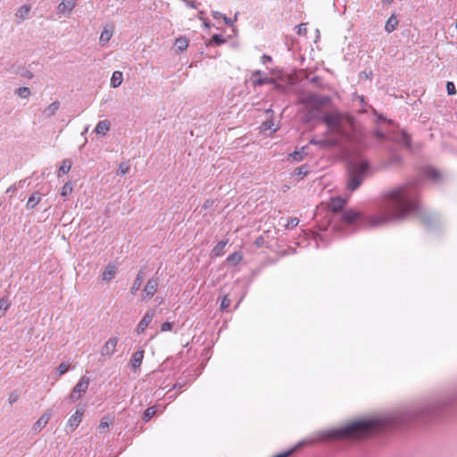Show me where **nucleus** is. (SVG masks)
I'll use <instances>...</instances> for the list:
<instances>
[{
	"label": "nucleus",
	"instance_id": "obj_26",
	"mask_svg": "<svg viewBox=\"0 0 457 457\" xmlns=\"http://www.w3.org/2000/svg\"><path fill=\"white\" fill-rule=\"evenodd\" d=\"M175 46L179 51H184L188 46V40L186 37L177 38Z\"/></svg>",
	"mask_w": 457,
	"mask_h": 457
},
{
	"label": "nucleus",
	"instance_id": "obj_16",
	"mask_svg": "<svg viewBox=\"0 0 457 457\" xmlns=\"http://www.w3.org/2000/svg\"><path fill=\"white\" fill-rule=\"evenodd\" d=\"M110 127H111V124H110L109 120H100V121H98V123L96 124V126L95 128V132L98 135L104 136L110 130Z\"/></svg>",
	"mask_w": 457,
	"mask_h": 457
},
{
	"label": "nucleus",
	"instance_id": "obj_35",
	"mask_svg": "<svg viewBox=\"0 0 457 457\" xmlns=\"http://www.w3.org/2000/svg\"><path fill=\"white\" fill-rule=\"evenodd\" d=\"M129 170V165L124 163V162H122L118 167L117 174L124 175V174L128 173Z\"/></svg>",
	"mask_w": 457,
	"mask_h": 457
},
{
	"label": "nucleus",
	"instance_id": "obj_11",
	"mask_svg": "<svg viewBox=\"0 0 457 457\" xmlns=\"http://www.w3.org/2000/svg\"><path fill=\"white\" fill-rule=\"evenodd\" d=\"M360 217H361V213L353 209L346 210L342 214V220L348 224H352V223L355 222L357 220L360 219Z\"/></svg>",
	"mask_w": 457,
	"mask_h": 457
},
{
	"label": "nucleus",
	"instance_id": "obj_42",
	"mask_svg": "<svg viewBox=\"0 0 457 457\" xmlns=\"http://www.w3.org/2000/svg\"><path fill=\"white\" fill-rule=\"evenodd\" d=\"M297 29V34L299 35H306L307 33V28L304 23H301L298 26H296Z\"/></svg>",
	"mask_w": 457,
	"mask_h": 457
},
{
	"label": "nucleus",
	"instance_id": "obj_30",
	"mask_svg": "<svg viewBox=\"0 0 457 457\" xmlns=\"http://www.w3.org/2000/svg\"><path fill=\"white\" fill-rule=\"evenodd\" d=\"M69 368H70L69 363H67V362L60 363L56 369V372H57L58 376H62L63 374H65L68 371Z\"/></svg>",
	"mask_w": 457,
	"mask_h": 457
},
{
	"label": "nucleus",
	"instance_id": "obj_41",
	"mask_svg": "<svg viewBox=\"0 0 457 457\" xmlns=\"http://www.w3.org/2000/svg\"><path fill=\"white\" fill-rule=\"evenodd\" d=\"M9 307V303L7 299L2 298L0 299V312H4Z\"/></svg>",
	"mask_w": 457,
	"mask_h": 457
},
{
	"label": "nucleus",
	"instance_id": "obj_51",
	"mask_svg": "<svg viewBox=\"0 0 457 457\" xmlns=\"http://www.w3.org/2000/svg\"><path fill=\"white\" fill-rule=\"evenodd\" d=\"M431 176L436 179L438 177V173L436 171H433Z\"/></svg>",
	"mask_w": 457,
	"mask_h": 457
},
{
	"label": "nucleus",
	"instance_id": "obj_15",
	"mask_svg": "<svg viewBox=\"0 0 457 457\" xmlns=\"http://www.w3.org/2000/svg\"><path fill=\"white\" fill-rule=\"evenodd\" d=\"M59 108H60V103L58 101H54L44 109L43 115L46 118H50L56 114Z\"/></svg>",
	"mask_w": 457,
	"mask_h": 457
},
{
	"label": "nucleus",
	"instance_id": "obj_45",
	"mask_svg": "<svg viewBox=\"0 0 457 457\" xmlns=\"http://www.w3.org/2000/svg\"><path fill=\"white\" fill-rule=\"evenodd\" d=\"M18 394L15 392L10 393L8 396V402L10 404H12L18 400Z\"/></svg>",
	"mask_w": 457,
	"mask_h": 457
},
{
	"label": "nucleus",
	"instance_id": "obj_29",
	"mask_svg": "<svg viewBox=\"0 0 457 457\" xmlns=\"http://www.w3.org/2000/svg\"><path fill=\"white\" fill-rule=\"evenodd\" d=\"M73 187L71 182L65 183L61 190V195L66 197L72 193Z\"/></svg>",
	"mask_w": 457,
	"mask_h": 457
},
{
	"label": "nucleus",
	"instance_id": "obj_6",
	"mask_svg": "<svg viewBox=\"0 0 457 457\" xmlns=\"http://www.w3.org/2000/svg\"><path fill=\"white\" fill-rule=\"evenodd\" d=\"M118 342L119 338L117 337H110L101 347V355L106 358L112 356L117 350Z\"/></svg>",
	"mask_w": 457,
	"mask_h": 457
},
{
	"label": "nucleus",
	"instance_id": "obj_37",
	"mask_svg": "<svg viewBox=\"0 0 457 457\" xmlns=\"http://www.w3.org/2000/svg\"><path fill=\"white\" fill-rule=\"evenodd\" d=\"M229 305H230V299L228 295H225L222 298L221 303H220V310L224 312L228 309V307Z\"/></svg>",
	"mask_w": 457,
	"mask_h": 457
},
{
	"label": "nucleus",
	"instance_id": "obj_1",
	"mask_svg": "<svg viewBox=\"0 0 457 457\" xmlns=\"http://www.w3.org/2000/svg\"><path fill=\"white\" fill-rule=\"evenodd\" d=\"M388 198L393 202L395 212L390 217L385 215L373 216L369 220L370 226H379L387 221L397 220L405 218L414 208L409 198L403 194V188H395L388 193Z\"/></svg>",
	"mask_w": 457,
	"mask_h": 457
},
{
	"label": "nucleus",
	"instance_id": "obj_13",
	"mask_svg": "<svg viewBox=\"0 0 457 457\" xmlns=\"http://www.w3.org/2000/svg\"><path fill=\"white\" fill-rule=\"evenodd\" d=\"M30 5L29 4H24L22 6H21L15 12V17L17 19V22L20 23V22H22L23 21H25L29 12H30Z\"/></svg>",
	"mask_w": 457,
	"mask_h": 457
},
{
	"label": "nucleus",
	"instance_id": "obj_33",
	"mask_svg": "<svg viewBox=\"0 0 457 457\" xmlns=\"http://www.w3.org/2000/svg\"><path fill=\"white\" fill-rule=\"evenodd\" d=\"M298 224H299V220L297 218H290L287 220L285 227L287 229H291V228H295Z\"/></svg>",
	"mask_w": 457,
	"mask_h": 457
},
{
	"label": "nucleus",
	"instance_id": "obj_24",
	"mask_svg": "<svg viewBox=\"0 0 457 457\" xmlns=\"http://www.w3.org/2000/svg\"><path fill=\"white\" fill-rule=\"evenodd\" d=\"M71 165L72 164H71V160H69V159L63 160L59 168L58 176L60 177L62 175L67 174L71 170Z\"/></svg>",
	"mask_w": 457,
	"mask_h": 457
},
{
	"label": "nucleus",
	"instance_id": "obj_31",
	"mask_svg": "<svg viewBox=\"0 0 457 457\" xmlns=\"http://www.w3.org/2000/svg\"><path fill=\"white\" fill-rule=\"evenodd\" d=\"M49 420V415L44 414L42 415L37 421L36 425L39 428V429L46 427Z\"/></svg>",
	"mask_w": 457,
	"mask_h": 457
},
{
	"label": "nucleus",
	"instance_id": "obj_20",
	"mask_svg": "<svg viewBox=\"0 0 457 457\" xmlns=\"http://www.w3.org/2000/svg\"><path fill=\"white\" fill-rule=\"evenodd\" d=\"M242 260H243L242 253L234 252L227 257L226 262L233 266H236V265H238L242 262Z\"/></svg>",
	"mask_w": 457,
	"mask_h": 457
},
{
	"label": "nucleus",
	"instance_id": "obj_48",
	"mask_svg": "<svg viewBox=\"0 0 457 457\" xmlns=\"http://www.w3.org/2000/svg\"><path fill=\"white\" fill-rule=\"evenodd\" d=\"M403 137H404V142H405V145L409 146V145H410V143H411L410 137H409V136H407V135H405V134L403 135Z\"/></svg>",
	"mask_w": 457,
	"mask_h": 457
},
{
	"label": "nucleus",
	"instance_id": "obj_17",
	"mask_svg": "<svg viewBox=\"0 0 457 457\" xmlns=\"http://www.w3.org/2000/svg\"><path fill=\"white\" fill-rule=\"evenodd\" d=\"M75 7V2L73 0H70L67 2H62L57 6V11L59 13H70Z\"/></svg>",
	"mask_w": 457,
	"mask_h": 457
},
{
	"label": "nucleus",
	"instance_id": "obj_21",
	"mask_svg": "<svg viewBox=\"0 0 457 457\" xmlns=\"http://www.w3.org/2000/svg\"><path fill=\"white\" fill-rule=\"evenodd\" d=\"M262 75L263 74L261 71H256L253 72V78H255L253 83L255 85L261 86V85L270 83L272 81L271 79H269L268 77H263Z\"/></svg>",
	"mask_w": 457,
	"mask_h": 457
},
{
	"label": "nucleus",
	"instance_id": "obj_52",
	"mask_svg": "<svg viewBox=\"0 0 457 457\" xmlns=\"http://www.w3.org/2000/svg\"><path fill=\"white\" fill-rule=\"evenodd\" d=\"M386 1L388 2V3H392L393 2V0H386Z\"/></svg>",
	"mask_w": 457,
	"mask_h": 457
},
{
	"label": "nucleus",
	"instance_id": "obj_4",
	"mask_svg": "<svg viewBox=\"0 0 457 457\" xmlns=\"http://www.w3.org/2000/svg\"><path fill=\"white\" fill-rule=\"evenodd\" d=\"M89 386V379L87 377H81L71 390L69 398L71 402L79 400L87 393Z\"/></svg>",
	"mask_w": 457,
	"mask_h": 457
},
{
	"label": "nucleus",
	"instance_id": "obj_22",
	"mask_svg": "<svg viewBox=\"0 0 457 457\" xmlns=\"http://www.w3.org/2000/svg\"><path fill=\"white\" fill-rule=\"evenodd\" d=\"M40 201V194L38 192H35L29 197L26 206L28 209H33L39 204Z\"/></svg>",
	"mask_w": 457,
	"mask_h": 457
},
{
	"label": "nucleus",
	"instance_id": "obj_5",
	"mask_svg": "<svg viewBox=\"0 0 457 457\" xmlns=\"http://www.w3.org/2000/svg\"><path fill=\"white\" fill-rule=\"evenodd\" d=\"M341 119L342 117L338 112H330L322 117V121L330 131H339Z\"/></svg>",
	"mask_w": 457,
	"mask_h": 457
},
{
	"label": "nucleus",
	"instance_id": "obj_34",
	"mask_svg": "<svg viewBox=\"0 0 457 457\" xmlns=\"http://www.w3.org/2000/svg\"><path fill=\"white\" fill-rule=\"evenodd\" d=\"M110 423H111V420H110L108 418L104 417V418H103V419L101 420V421H100V424H99V427H98V428H99V429H100L101 431H104L105 429H107V428H109Z\"/></svg>",
	"mask_w": 457,
	"mask_h": 457
},
{
	"label": "nucleus",
	"instance_id": "obj_28",
	"mask_svg": "<svg viewBox=\"0 0 457 457\" xmlns=\"http://www.w3.org/2000/svg\"><path fill=\"white\" fill-rule=\"evenodd\" d=\"M156 413V407L152 406L147 408L143 415V420L145 422H147L150 420V419Z\"/></svg>",
	"mask_w": 457,
	"mask_h": 457
},
{
	"label": "nucleus",
	"instance_id": "obj_40",
	"mask_svg": "<svg viewBox=\"0 0 457 457\" xmlns=\"http://www.w3.org/2000/svg\"><path fill=\"white\" fill-rule=\"evenodd\" d=\"M172 323L170 322V321H165L163 322L162 325H161V331L162 332H167V331H170L172 329Z\"/></svg>",
	"mask_w": 457,
	"mask_h": 457
},
{
	"label": "nucleus",
	"instance_id": "obj_10",
	"mask_svg": "<svg viewBox=\"0 0 457 457\" xmlns=\"http://www.w3.org/2000/svg\"><path fill=\"white\" fill-rule=\"evenodd\" d=\"M113 27L112 26H104L102 29V32L99 37V44L102 46H104L112 37L113 36Z\"/></svg>",
	"mask_w": 457,
	"mask_h": 457
},
{
	"label": "nucleus",
	"instance_id": "obj_12",
	"mask_svg": "<svg viewBox=\"0 0 457 457\" xmlns=\"http://www.w3.org/2000/svg\"><path fill=\"white\" fill-rule=\"evenodd\" d=\"M347 199L342 197H332L329 203V208L333 212L342 210L346 204Z\"/></svg>",
	"mask_w": 457,
	"mask_h": 457
},
{
	"label": "nucleus",
	"instance_id": "obj_25",
	"mask_svg": "<svg viewBox=\"0 0 457 457\" xmlns=\"http://www.w3.org/2000/svg\"><path fill=\"white\" fill-rule=\"evenodd\" d=\"M122 72L114 71L111 79V84L112 87H118L122 82Z\"/></svg>",
	"mask_w": 457,
	"mask_h": 457
},
{
	"label": "nucleus",
	"instance_id": "obj_19",
	"mask_svg": "<svg viewBox=\"0 0 457 457\" xmlns=\"http://www.w3.org/2000/svg\"><path fill=\"white\" fill-rule=\"evenodd\" d=\"M115 273L116 268L114 267V265L108 264L102 274V278L104 281L108 282L114 277Z\"/></svg>",
	"mask_w": 457,
	"mask_h": 457
},
{
	"label": "nucleus",
	"instance_id": "obj_7",
	"mask_svg": "<svg viewBox=\"0 0 457 457\" xmlns=\"http://www.w3.org/2000/svg\"><path fill=\"white\" fill-rule=\"evenodd\" d=\"M158 288V280L157 278H150L146 284L145 285L142 293L141 298L142 300H149L151 299L154 294L156 293Z\"/></svg>",
	"mask_w": 457,
	"mask_h": 457
},
{
	"label": "nucleus",
	"instance_id": "obj_27",
	"mask_svg": "<svg viewBox=\"0 0 457 457\" xmlns=\"http://www.w3.org/2000/svg\"><path fill=\"white\" fill-rule=\"evenodd\" d=\"M16 94L20 97L27 99V98H29L30 96L31 92H30L29 87H21L17 88Z\"/></svg>",
	"mask_w": 457,
	"mask_h": 457
},
{
	"label": "nucleus",
	"instance_id": "obj_8",
	"mask_svg": "<svg viewBox=\"0 0 457 457\" xmlns=\"http://www.w3.org/2000/svg\"><path fill=\"white\" fill-rule=\"evenodd\" d=\"M85 410L83 407L79 408L69 418L67 426L71 428V431L75 430L82 421V418L84 416Z\"/></svg>",
	"mask_w": 457,
	"mask_h": 457
},
{
	"label": "nucleus",
	"instance_id": "obj_32",
	"mask_svg": "<svg viewBox=\"0 0 457 457\" xmlns=\"http://www.w3.org/2000/svg\"><path fill=\"white\" fill-rule=\"evenodd\" d=\"M262 129L264 131L270 130L273 133L278 130V128L274 127V124L272 121H265L262 124Z\"/></svg>",
	"mask_w": 457,
	"mask_h": 457
},
{
	"label": "nucleus",
	"instance_id": "obj_2",
	"mask_svg": "<svg viewBox=\"0 0 457 457\" xmlns=\"http://www.w3.org/2000/svg\"><path fill=\"white\" fill-rule=\"evenodd\" d=\"M379 425V420L374 419L357 420L336 430L333 436L338 438L347 436L361 437L372 433Z\"/></svg>",
	"mask_w": 457,
	"mask_h": 457
},
{
	"label": "nucleus",
	"instance_id": "obj_23",
	"mask_svg": "<svg viewBox=\"0 0 457 457\" xmlns=\"http://www.w3.org/2000/svg\"><path fill=\"white\" fill-rule=\"evenodd\" d=\"M143 358H144L143 351H137L133 354L130 362H131L132 367L135 370L137 369L141 365Z\"/></svg>",
	"mask_w": 457,
	"mask_h": 457
},
{
	"label": "nucleus",
	"instance_id": "obj_43",
	"mask_svg": "<svg viewBox=\"0 0 457 457\" xmlns=\"http://www.w3.org/2000/svg\"><path fill=\"white\" fill-rule=\"evenodd\" d=\"M225 41L226 40L220 35L216 34L212 36V42L216 45L223 44Z\"/></svg>",
	"mask_w": 457,
	"mask_h": 457
},
{
	"label": "nucleus",
	"instance_id": "obj_50",
	"mask_svg": "<svg viewBox=\"0 0 457 457\" xmlns=\"http://www.w3.org/2000/svg\"><path fill=\"white\" fill-rule=\"evenodd\" d=\"M222 18H223L224 21H225L227 24H228V25H231V24H232L231 21H230L228 18H227L226 16H222Z\"/></svg>",
	"mask_w": 457,
	"mask_h": 457
},
{
	"label": "nucleus",
	"instance_id": "obj_49",
	"mask_svg": "<svg viewBox=\"0 0 457 457\" xmlns=\"http://www.w3.org/2000/svg\"><path fill=\"white\" fill-rule=\"evenodd\" d=\"M212 15H213V17H214L215 19H218V18H220V17H222V14H221L220 12H213Z\"/></svg>",
	"mask_w": 457,
	"mask_h": 457
},
{
	"label": "nucleus",
	"instance_id": "obj_18",
	"mask_svg": "<svg viewBox=\"0 0 457 457\" xmlns=\"http://www.w3.org/2000/svg\"><path fill=\"white\" fill-rule=\"evenodd\" d=\"M398 26V20L395 13H393L385 24V30L387 33H392Z\"/></svg>",
	"mask_w": 457,
	"mask_h": 457
},
{
	"label": "nucleus",
	"instance_id": "obj_44",
	"mask_svg": "<svg viewBox=\"0 0 457 457\" xmlns=\"http://www.w3.org/2000/svg\"><path fill=\"white\" fill-rule=\"evenodd\" d=\"M265 244V239L262 236L258 237L254 241V245L256 247H262Z\"/></svg>",
	"mask_w": 457,
	"mask_h": 457
},
{
	"label": "nucleus",
	"instance_id": "obj_39",
	"mask_svg": "<svg viewBox=\"0 0 457 457\" xmlns=\"http://www.w3.org/2000/svg\"><path fill=\"white\" fill-rule=\"evenodd\" d=\"M290 156L296 162H300L303 160V154L302 153V151H295L294 153H292L290 154Z\"/></svg>",
	"mask_w": 457,
	"mask_h": 457
},
{
	"label": "nucleus",
	"instance_id": "obj_46",
	"mask_svg": "<svg viewBox=\"0 0 457 457\" xmlns=\"http://www.w3.org/2000/svg\"><path fill=\"white\" fill-rule=\"evenodd\" d=\"M298 175L304 177L308 173V169L306 166H301L297 169Z\"/></svg>",
	"mask_w": 457,
	"mask_h": 457
},
{
	"label": "nucleus",
	"instance_id": "obj_47",
	"mask_svg": "<svg viewBox=\"0 0 457 457\" xmlns=\"http://www.w3.org/2000/svg\"><path fill=\"white\" fill-rule=\"evenodd\" d=\"M262 63H266L267 62L271 61V57L266 54H263L262 57Z\"/></svg>",
	"mask_w": 457,
	"mask_h": 457
},
{
	"label": "nucleus",
	"instance_id": "obj_9",
	"mask_svg": "<svg viewBox=\"0 0 457 457\" xmlns=\"http://www.w3.org/2000/svg\"><path fill=\"white\" fill-rule=\"evenodd\" d=\"M154 317V312L152 311H148L145 313L144 317L141 319L139 323L137 324L136 332L140 335L145 332L149 324L152 322Z\"/></svg>",
	"mask_w": 457,
	"mask_h": 457
},
{
	"label": "nucleus",
	"instance_id": "obj_3",
	"mask_svg": "<svg viewBox=\"0 0 457 457\" xmlns=\"http://www.w3.org/2000/svg\"><path fill=\"white\" fill-rule=\"evenodd\" d=\"M368 170V163L366 162H361L360 163L353 165L349 170V179L347 181V188L350 191H354L361 184L364 173Z\"/></svg>",
	"mask_w": 457,
	"mask_h": 457
},
{
	"label": "nucleus",
	"instance_id": "obj_36",
	"mask_svg": "<svg viewBox=\"0 0 457 457\" xmlns=\"http://www.w3.org/2000/svg\"><path fill=\"white\" fill-rule=\"evenodd\" d=\"M141 282H142V276L141 275H137V278L135 280V283H134L133 287H131V293L132 294H135L138 290V288H139V287L141 285Z\"/></svg>",
	"mask_w": 457,
	"mask_h": 457
},
{
	"label": "nucleus",
	"instance_id": "obj_38",
	"mask_svg": "<svg viewBox=\"0 0 457 457\" xmlns=\"http://www.w3.org/2000/svg\"><path fill=\"white\" fill-rule=\"evenodd\" d=\"M446 90H447V94L450 95V96H453L456 94V88H455V86L453 82L451 81H448L446 83Z\"/></svg>",
	"mask_w": 457,
	"mask_h": 457
},
{
	"label": "nucleus",
	"instance_id": "obj_14",
	"mask_svg": "<svg viewBox=\"0 0 457 457\" xmlns=\"http://www.w3.org/2000/svg\"><path fill=\"white\" fill-rule=\"evenodd\" d=\"M228 240L222 239L219 241L212 249V257H220L224 254V248L227 245Z\"/></svg>",
	"mask_w": 457,
	"mask_h": 457
}]
</instances>
